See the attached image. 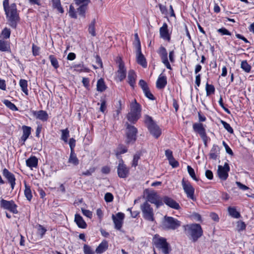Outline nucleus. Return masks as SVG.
<instances>
[{"label":"nucleus","mask_w":254,"mask_h":254,"mask_svg":"<svg viewBox=\"0 0 254 254\" xmlns=\"http://www.w3.org/2000/svg\"><path fill=\"white\" fill-rule=\"evenodd\" d=\"M221 123L222 124V125L223 126V127H224V128L228 132H229L230 133H233V132H234L233 129L228 123H227V122H226L223 120L221 121Z\"/></svg>","instance_id":"nucleus-47"},{"label":"nucleus","mask_w":254,"mask_h":254,"mask_svg":"<svg viewBox=\"0 0 254 254\" xmlns=\"http://www.w3.org/2000/svg\"><path fill=\"white\" fill-rule=\"evenodd\" d=\"M229 171L230 167L228 163H225L223 166L219 165L217 171L219 178L222 180H226L228 177Z\"/></svg>","instance_id":"nucleus-14"},{"label":"nucleus","mask_w":254,"mask_h":254,"mask_svg":"<svg viewBox=\"0 0 254 254\" xmlns=\"http://www.w3.org/2000/svg\"><path fill=\"white\" fill-rule=\"evenodd\" d=\"M95 19H94L92 20L91 22L89 25L88 27V31L89 33L92 36H96V32H95Z\"/></svg>","instance_id":"nucleus-37"},{"label":"nucleus","mask_w":254,"mask_h":254,"mask_svg":"<svg viewBox=\"0 0 254 254\" xmlns=\"http://www.w3.org/2000/svg\"><path fill=\"white\" fill-rule=\"evenodd\" d=\"M141 107L135 99L130 104V112L127 116L128 121L132 123H135L141 116Z\"/></svg>","instance_id":"nucleus-4"},{"label":"nucleus","mask_w":254,"mask_h":254,"mask_svg":"<svg viewBox=\"0 0 254 254\" xmlns=\"http://www.w3.org/2000/svg\"><path fill=\"white\" fill-rule=\"evenodd\" d=\"M217 32L221 35H231V33L225 28H221L217 30Z\"/></svg>","instance_id":"nucleus-51"},{"label":"nucleus","mask_w":254,"mask_h":254,"mask_svg":"<svg viewBox=\"0 0 254 254\" xmlns=\"http://www.w3.org/2000/svg\"><path fill=\"white\" fill-rule=\"evenodd\" d=\"M229 214L233 217L238 218L240 217V213L236 210V208L229 207L228 209Z\"/></svg>","instance_id":"nucleus-38"},{"label":"nucleus","mask_w":254,"mask_h":254,"mask_svg":"<svg viewBox=\"0 0 254 254\" xmlns=\"http://www.w3.org/2000/svg\"><path fill=\"white\" fill-rule=\"evenodd\" d=\"M37 231L38 233L42 237L47 231V230L43 226L39 224L37 226Z\"/></svg>","instance_id":"nucleus-48"},{"label":"nucleus","mask_w":254,"mask_h":254,"mask_svg":"<svg viewBox=\"0 0 254 254\" xmlns=\"http://www.w3.org/2000/svg\"><path fill=\"white\" fill-rule=\"evenodd\" d=\"M145 96L148 98V99L153 100H154V97L153 95L151 93V92L149 90V89H146V90H144L143 91Z\"/></svg>","instance_id":"nucleus-53"},{"label":"nucleus","mask_w":254,"mask_h":254,"mask_svg":"<svg viewBox=\"0 0 254 254\" xmlns=\"http://www.w3.org/2000/svg\"><path fill=\"white\" fill-rule=\"evenodd\" d=\"M159 32L161 38L170 41V36L169 34L168 25L166 23H163V26L160 28Z\"/></svg>","instance_id":"nucleus-22"},{"label":"nucleus","mask_w":254,"mask_h":254,"mask_svg":"<svg viewBox=\"0 0 254 254\" xmlns=\"http://www.w3.org/2000/svg\"><path fill=\"white\" fill-rule=\"evenodd\" d=\"M218 103H219V105L224 109V110L226 113H227L228 114L230 113V111L229 110V109L224 106L222 97H220V99L218 101Z\"/></svg>","instance_id":"nucleus-59"},{"label":"nucleus","mask_w":254,"mask_h":254,"mask_svg":"<svg viewBox=\"0 0 254 254\" xmlns=\"http://www.w3.org/2000/svg\"><path fill=\"white\" fill-rule=\"evenodd\" d=\"M108 248V243L107 241H103L97 247L95 252L97 254H102L105 252Z\"/></svg>","instance_id":"nucleus-28"},{"label":"nucleus","mask_w":254,"mask_h":254,"mask_svg":"<svg viewBox=\"0 0 254 254\" xmlns=\"http://www.w3.org/2000/svg\"><path fill=\"white\" fill-rule=\"evenodd\" d=\"M74 221L79 228L84 229L86 227L87 225L85 222L79 214H76L75 215Z\"/></svg>","instance_id":"nucleus-30"},{"label":"nucleus","mask_w":254,"mask_h":254,"mask_svg":"<svg viewBox=\"0 0 254 254\" xmlns=\"http://www.w3.org/2000/svg\"><path fill=\"white\" fill-rule=\"evenodd\" d=\"M167 83V77L166 76L161 74L156 81V87L158 89H163Z\"/></svg>","instance_id":"nucleus-24"},{"label":"nucleus","mask_w":254,"mask_h":254,"mask_svg":"<svg viewBox=\"0 0 254 254\" xmlns=\"http://www.w3.org/2000/svg\"><path fill=\"white\" fill-rule=\"evenodd\" d=\"M113 194L110 192H107L105 194L104 199L106 202H111L113 200Z\"/></svg>","instance_id":"nucleus-54"},{"label":"nucleus","mask_w":254,"mask_h":254,"mask_svg":"<svg viewBox=\"0 0 254 254\" xmlns=\"http://www.w3.org/2000/svg\"><path fill=\"white\" fill-rule=\"evenodd\" d=\"M32 113L33 116L35 117L36 119L40 120L43 122L46 121L48 120V115L47 113L45 111H33Z\"/></svg>","instance_id":"nucleus-21"},{"label":"nucleus","mask_w":254,"mask_h":254,"mask_svg":"<svg viewBox=\"0 0 254 254\" xmlns=\"http://www.w3.org/2000/svg\"><path fill=\"white\" fill-rule=\"evenodd\" d=\"M0 51L1 52H10V48L9 43L6 41L0 40Z\"/></svg>","instance_id":"nucleus-33"},{"label":"nucleus","mask_w":254,"mask_h":254,"mask_svg":"<svg viewBox=\"0 0 254 254\" xmlns=\"http://www.w3.org/2000/svg\"><path fill=\"white\" fill-rule=\"evenodd\" d=\"M136 75L134 71L132 69L129 70L127 75V82L132 88H134L135 83Z\"/></svg>","instance_id":"nucleus-25"},{"label":"nucleus","mask_w":254,"mask_h":254,"mask_svg":"<svg viewBox=\"0 0 254 254\" xmlns=\"http://www.w3.org/2000/svg\"><path fill=\"white\" fill-rule=\"evenodd\" d=\"M75 142L76 141L73 138L69 139L68 143L70 148V151H74V148L75 146Z\"/></svg>","instance_id":"nucleus-55"},{"label":"nucleus","mask_w":254,"mask_h":254,"mask_svg":"<svg viewBox=\"0 0 254 254\" xmlns=\"http://www.w3.org/2000/svg\"><path fill=\"white\" fill-rule=\"evenodd\" d=\"M154 243L155 247L161 250L163 254H169L171 251V247L165 238L155 235Z\"/></svg>","instance_id":"nucleus-6"},{"label":"nucleus","mask_w":254,"mask_h":254,"mask_svg":"<svg viewBox=\"0 0 254 254\" xmlns=\"http://www.w3.org/2000/svg\"><path fill=\"white\" fill-rule=\"evenodd\" d=\"M83 252L84 254H94V253L92 250L91 247L86 244L83 246Z\"/></svg>","instance_id":"nucleus-49"},{"label":"nucleus","mask_w":254,"mask_h":254,"mask_svg":"<svg viewBox=\"0 0 254 254\" xmlns=\"http://www.w3.org/2000/svg\"><path fill=\"white\" fill-rule=\"evenodd\" d=\"M170 164L173 167V168H176L179 166V163L178 161H177L174 158L171 159L170 160H169Z\"/></svg>","instance_id":"nucleus-61"},{"label":"nucleus","mask_w":254,"mask_h":254,"mask_svg":"<svg viewBox=\"0 0 254 254\" xmlns=\"http://www.w3.org/2000/svg\"><path fill=\"white\" fill-rule=\"evenodd\" d=\"M187 170H188V172L190 176L191 177V178L193 180H194L196 181H197L198 179H197V178L195 176L194 169L191 166L188 165L187 166Z\"/></svg>","instance_id":"nucleus-45"},{"label":"nucleus","mask_w":254,"mask_h":254,"mask_svg":"<svg viewBox=\"0 0 254 254\" xmlns=\"http://www.w3.org/2000/svg\"><path fill=\"white\" fill-rule=\"evenodd\" d=\"M68 162L74 166H77L79 164V161L74 151H70V156L68 160Z\"/></svg>","instance_id":"nucleus-31"},{"label":"nucleus","mask_w":254,"mask_h":254,"mask_svg":"<svg viewBox=\"0 0 254 254\" xmlns=\"http://www.w3.org/2000/svg\"><path fill=\"white\" fill-rule=\"evenodd\" d=\"M129 169L125 164L122 159H120L117 167L118 176L121 178H126L129 175Z\"/></svg>","instance_id":"nucleus-12"},{"label":"nucleus","mask_w":254,"mask_h":254,"mask_svg":"<svg viewBox=\"0 0 254 254\" xmlns=\"http://www.w3.org/2000/svg\"><path fill=\"white\" fill-rule=\"evenodd\" d=\"M127 151L126 146L123 145H120L116 150V155L118 158H119L122 154L125 153Z\"/></svg>","instance_id":"nucleus-36"},{"label":"nucleus","mask_w":254,"mask_h":254,"mask_svg":"<svg viewBox=\"0 0 254 254\" xmlns=\"http://www.w3.org/2000/svg\"><path fill=\"white\" fill-rule=\"evenodd\" d=\"M186 234L190 236L193 242H196L203 234V230L198 224H191L184 226Z\"/></svg>","instance_id":"nucleus-3"},{"label":"nucleus","mask_w":254,"mask_h":254,"mask_svg":"<svg viewBox=\"0 0 254 254\" xmlns=\"http://www.w3.org/2000/svg\"><path fill=\"white\" fill-rule=\"evenodd\" d=\"M144 123L146 125L150 133L156 138H158L161 134V130L158 126L153 120L152 118L148 115L144 116Z\"/></svg>","instance_id":"nucleus-5"},{"label":"nucleus","mask_w":254,"mask_h":254,"mask_svg":"<svg viewBox=\"0 0 254 254\" xmlns=\"http://www.w3.org/2000/svg\"><path fill=\"white\" fill-rule=\"evenodd\" d=\"M117 73L118 77L121 81L124 80L126 77V68H125L124 64L121 60L119 62Z\"/></svg>","instance_id":"nucleus-20"},{"label":"nucleus","mask_w":254,"mask_h":254,"mask_svg":"<svg viewBox=\"0 0 254 254\" xmlns=\"http://www.w3.org/2000/svg\"><path fill=\"white\" fill-rule=\"evenodd\" d=\"M163 201L166 205L172 208L178 210L180 208L178 203L172 198L168 196H165L163 198Z\"/></svg>","instance_id":"nucleus-23"},{"label":"nucleus","mask_w":254,"mask_h":254,"mask_svg":"<svg viewBox=\"0 0 254 254\" xmlns=\"http://www.w3.org/2000/svg\"><path fill=\"white\" fill-rule=\"evenodd\" d=\"M49 59L51 62V64L55 68L57 69L59 67V62L54 55H50Z\"/></svg>","instance_id":"nucleus-41"},{"label":"nucleus","mask_w":254,"mask_h":254,"mask_svg":"<svg viewBox=\"0 0 254 254\" xmlns=\"http://www.w3.org/2000/svg\"><path fill=\"white\" fill-rule=\"evenodd\" d=\"M165 155L168 160L173 158L172 151L169 149H167L165 151Z\"/></svg>","instance_id":"nucleus-63"},{"label":"nucleus","mask_w":254,"mask_h":254,"mask_svg":"<svg viewBox=\"0 0 254 254\" xmlns=\"http://www.w3.org/2000/svg\"><path fill=\"white\" fill-rule=\"evenodd\" d=\"M112 218L115 225V228L117 230H121L123 226L125 214L122 212H118L116 215L113 214Z\"/></svg>","instance_id":"nucleus-15"},{"label":"nucleus","mask_w":254,"mask_h":254,"mask_svg":"<svg viewBox=\"0 0 254 254\" xmlns=\"http://www.w3.org/2000/svg\"><path fill=\"white\" fill-rule=\"evenodd\" d=\"M181 225V222L172 217L165 216L162 222V227L164 229L175 230Z\"/></svg>","instance_id":"nucleus-7"},{"label":"nucleus","mask_w":254,"mask_h":254,"mask_svg":"<svg viewBox=\"0 0 254 254\" xmlns=\"http://www.w3.org/2000/svg\"><path fill=\"white\" fill-rule=\"evenodd\" d=\"M3 103L7 107L13 111H16L18 110V108L16 107V106L8 100H4Z\"/></svg>","instance_id":"nucleus-42"},{"label":"nucleus","mask_w":254,"mask_h":254,"mask_svg":"<svg viewBox=\"0 0 254 254\" xmlns=\"http://www.w3.org/2000/svg\"><path fill=\"white\" fill-rule=\"evenodd\" d=\"M147 201L156 205L157 208L163 204L162 201L160 200L156 193L152 192L147 195Z\"/></svg>","instance_id":"nucleus-18"},{"label":"nucleus","mask_w":254,"mask_h":254,"mask_svg":"<svg viewBox=\"0 0 254 254\" xmlns=\"http://www.w3.org/2000/svg\"><path fill=\"white\" fill-rule=\"evenodd\" d=\"M82 82L83 85L88 89L89 86V80L88 78L83 77L82 78Z\"/></svg>","instance_id":"nucleus-64"},{"label":"nucleus","mask_w":254,"mask_h":254,"mask_svg":"<svg viewBox=\"0 0 254 254\" xmlns=\"http://www.w3.org/2000/svg\"><path fill=\"white\" fill-rule=\"evenodd\" d=\"M143 218L148 221H154L153 209L147 201L144 202L140 206Z\"/></svg>","instance_id":"nucleus-8"},{"label":"nucleus","mask_w":254,"mask_h":254,"mask_svg":"<svg viewBox=\"0 0 254 254\" xmlns=\"http://www.w3.org/2000/svg\"><path fill=\"white\" fill-rule=\"evenodd\" d=\"M31 128L29 127H27L26 126H23L22 127L23 130V134L21 137V141H23V143L24 144L25 141L29 137V135L31 134Z\"/></svg>","instance_id":"nucleus-27"},{"label":"nucleus","mask_w":254,"mask_h":254,"mask_svg":"<svg viewBox=\"0 0 254 254\" xmlns=\"http://www.w3.org/2000/svg\"><path fill=\"white\" fill-rule=\"evenodd\" d=\"M136 62L138 64L141 65L143 67L145 68L147 67V62L146 59L141 53V46L139 45L138 48L136 49Z\"/></svg>","instance_id":"nucleus-19"},{"label":"nucleus","mask_w":254,"mask_h":254,"mask_svg":"<svg viewBox=\"0 0 254 254\" xmlns=\"http://www.w3.org/2000/svg\"><path fill=\"white\" fill-rule=\"evenodd\" d=\"M19 85L21 87V90L23 92V93L27 95L28 94L27 81L25 79H20L19 81Z\"/></svg>","instance_id":"nucleus-34"},{"label":"nucleus","mask_w":254,"mask_h":254,"mask_svg":"<svg viewBox=\"0 0 254 254\" xmlns=\"http://www.w3.org/2000/svg\"><path fill=\"white\" fill-rule=\"evenodd\" d=\"M10 30L6 27L4 28L1 32V36L4 39H8L10 35Z\"/></svg>","instance_id":"nucleus-46"},{"label":"nucleus","mask_w":254,"mask_h":254,"mask_svg":"<svg viewBox=\"0 0 254 254\" xmlns=\"http://www.w3.org/2000/svg\"><path fill=\"white\" fill-rule=\"evenodd\" d=\"M3 8L9 25L12 28H16L17 23L19 20V16L15 3L3 6Z\"/></svg>","instance_id":"nucleus-2"},{"label":"nucleus","mask_w":254,"mask_h":254,"mask_svg":"<svg viewBox=\"0 0 254 254\" xmlns=\"http://www.w3.org/2000/svg\"><path fill=\"white\" fill-rule=\"evenodd\" d=\"M183 188L186 193L188 197L194 199V189L190 183L188 181H186L184 179L182 181Z\"/></svg>","instance_id":"nucleus-13"},{"label":"nucleus","mask_w":254,"mask_h":254,"mask_svg":"<svg viewBox=\"0 0 254 254\" xmlns=\"http://www.w3.org/2000/svg\"><path fill=\"white\" fill-rule=\"evenodd\" d=\"M126 143L129 144L134 142L136 139L137 128L133 126L130 125L128 123L126 124Z\"/></svg>","instance_id":"nucleus-9"},{"label":"nucleus","mask_w":254,"mask_h":254,"mask_svg":"<svg viewBox=\"0 0 254 254\" xmlns=\"http://www.w3.org/2000/svg\"><path fill=\"white\" fill-rule=\"evenodd\" d=\"M139 158L140 156L138 154H135L134 155L132 162V166L135 167L138 165V161Z\"/></svg>","instance_id":"nucleus-52"},{"label":"nucleus","mask_w":254,"mask_h":254,"mask_svg":"<svg viewBox=\"0 0 254 254\" xmlns=\"http://www.w3.org/2000/svg\"><path fill=\"white\" fill-rule=\"evenodd\" d=\"M24 194L27 200L30 201L32 198L31 190L29 186L25 185Z\"/></svg>","instance_id":"nucleus-39"},{"label":"nucleus","mask_w":254,"mask_h":254,"mask_svg":"<svg viewBox=\"0 0 254 254\" xmlns=\"http://www.w3.org/2000/svg\"><path fill=\"white\" fill-rule=\"evenodd\" d=\"M241 68L246 72L249 73L251 69V66L248 64L247 61H243L241 64Z\"/></svg>","instance_id":"nucleus-43"},{"label":"nucleus","mask_w":254,"mask_h":254,"mask_svg":"<svg viewBox=\"0 0 254 254\" xmlns=\"http://www.w3.org/2000/svg\"><path fill=\"white\" fill-rule=\"evenodd\" d=\"M74 3L70 5L68 13L70 17L76 19L78 14L82 18L85 17L86 11L90 0H74Z\"/></svg>","instance_id":"nucleus-1"},{"label":"nucleus","mask_w":254,"mask_h":254,"mask_svg":"<svg viewBox=\"0 0 254 254\" xmlns=\"http://www.w3.org/2000/svg\"><path fill=\"white\" fill-rule=\"evenodd\" d=\"M192 128L193 130L199 134L202 139L204 144L206 146L208 137L206 135L205 129L202 123H196L193 124Z\"/></svg>","instance_id":"nucleus-10"},{"label":"nucleus","mask_w":254,"mask_h":254,"mask_svg":"<svg viewBox=\"0 0 254 254\" xmlns=\"http://www.w3.org/2000/svg\"><path fill=\"white\" fill-rule=\"evenodd\" d=\"M62 136L61 139H62L64 142H67V139L69 136V132L67 128L65 129H62Z\"/></svg>","instance_id":"nucleus-40"},{"label":"nucleus","mask_w":254,"mask_h":254,"mask_svg":"<svg viewBox=\"0 0 254 254\" xmlns=\"http://www.w3.org/2000/svg\"><path fill=\"white\" fill-rule=\"evenodd\" d=\"M39 50H40V48L38 47L35 46L34 44H33V45H32V53H33V55L34 56H36L39 54Z\"/></svg>","instance_id":"nucleus-58"},{"label":"nucleus","mask_w":254,"mask_h":254,"mask_svg":"<svg viewBox=\"0 0 254 254\" xmlns=\"http://www.w3.org/2000/svg\"><path fill=\"white\" fill-rule=\"evenodd\" d=\"M162 62L164 64L166 67L169 69H172L171 66L168 60V53L166 49L164 47H160L158 51Z\"/></svg>","instance_id":"nucleus-17"},{"label":"nucleus","mask_w":254,"mask_h":254,"mask_svg":"<svg viewBox=\"0 0 254 254\" xmlns=\"http://www.w3.org/2000/svg\"><path fill=\"white\" fill-rule=\"evenodd\" d=\"M106 89V86L103 78L99 79L97 83V90L100 92H103Z\"/></svg>","instance_id":"nucleus-35"},{"label":"nucleus","mask_w":254,"mask_h":254,"mask_svg":"<svg viewBox=\"0 0 254 254\" xmlns=\"http://www.w3.org/2000/svg\"><path fill=\"white\" fill-rule=\"evenodd\" d=\"M2 174L3 176L7 180L10 184L12 190H13L15 185V177L13 174L9 171L7 169L4 168L2 170Z\"/></svg>","instance_id":"nucleus-16"},{"label":"nucleus","mask_w":254,"mask_h":254,"mask_svg":"<svg viewBox=\"0 0 254 254\" xmlns=\"http://www.w3.org/2000/svg\"><path fill=\"white\" fill-rule=\"evenodd\" d=\"M51 1L54 8L57 9L61 13H64V10L62 7L61 0H51Z\"/></svg>","instance_id":"nucleus-32"},{"label":"nucleus","mask_w":254,"mask_h":254,"mask_svg":"<svg viewBox=\"0 0 254 254\" xmlns=\"http://www.w3.org/2000/svg\"><path fill=\"white\" fill-rule=\"evenodd\" d=\"M81 211L84 215L86 217L91 218L92 216V213L89 210H86L83 208H81Z\"/></svg>","instance_id":"nucleus-56"},{"label":"nucleus","mask_w":254,"mask_h":254,"mask_svg":"<svg viewBox=\"0 0 254 254\" xmlns=\"http://www.w3.org/2000/svg\"><path fill=\"white\" fill-rule=\"evenodd\" d=\"M205 89L207 96H209L210 94H213L215 92L214 86L212 84H209L208 83L206 84Z\"/></svg>","instance_id":"nucleus-44"},{"label":"nucleus","mask_w":254,"mask_h":254,"mask_svg":"<svg viewBox=\"0 0 254 254\" xmlns=\"http://www.w3.org/2000/svg\"><path fill=\"white\" fill-rule=\"evenodd\" d=\"M219 148L216 145H213L209 153L210 159L216 160L219 154Z\"/></svg>","instance_id":"nucleus-29"},{"label":"nucleus","mask_w":254,"mask_h":254,"mask_svg":"<svg viewBox=\"0 0 254 254\" xmlns=\"http://www.w3.org/2000/svg\"><path fill=\"white\" fill-rule=\"evenodd\" d=\"M0 206L1 208L7 209L14 214L18 213L17 206L13 200L8 201L2 199L0 201Z\"/></svg>","instance_id":"nucleus-11"},{"label":"nucleus","mask_w":254,"mask_h":254,"mask_svg":"<svg viewBox=\"0 0 254 254\" xmlns=\"http://www.w3.org/2000/svg\"><path fill=\"white\" fill-rule=\"evenodd\" d=\"M138 84L142 88L143 91H144V90H146V89L149 88L147 83L143 79H140L139 81Z\"/></svg>","instance_id":"nucleus-50"},{"label":"nucleus","mask_w":254,"mask_h":254,"mask_svg":"<svg viewBox=\"0 0 254 254\" xmlns=\"http://www.w3.org/2000/svg\"><path fill=\"white\" fill-rule=\"evenodd\" d=\"M222 144L223 146L225 147L226 149V151L227 153L230 155H232L233 154V151L232 149L229 147V146L227 144V143L225 141H223Z\"/></svg>","instance_id":"nucleus-60"},{"label":"nucleus","mask_w":254,"mask_h":254,"mask_svg":"<svg viewBox=\"0 0 254 254\" xmlns=\"http://www.w3.org/2000/svg\"><path fill=\"white\" fill-rule=\"evenodd\" d=\"M158 6H159V7L160 8V10L161 13L163 14L166 15L167 14V9L166 8V6L163 5L161 4H159Z\"/></svg>","instance_id":"nucleus-62"},{"label":"nucleus","mask_w":254,"mask_h":254,"mask_svg":"<svg viewBox=\"0 0 254 254\" xmlns=\"http://www.w3.org/2000/svg\"><path fill=\"white\" fill-rule=\"evenodd\" d=\"M95 172L94 168H90L89 169L86 170L82 173V175L89 176Z\"/></svg>","instance_id":"nucleus-57"},{"label":"nucleus","mask_w":254,"mask_h":254,"mask_svg":"<svg viewBox=\"0 0 254 254\" xmlns=\"http://www.w3.org/2000/svg\"><path fill=\"white\" fill-rule=\"evenodd\" d=\"M38 160L36 157L31 156L26 161V166L31 169L33 168H37L38 166Z\"/></svg>","instance_id":"nucleus-26"}]
</instances>
